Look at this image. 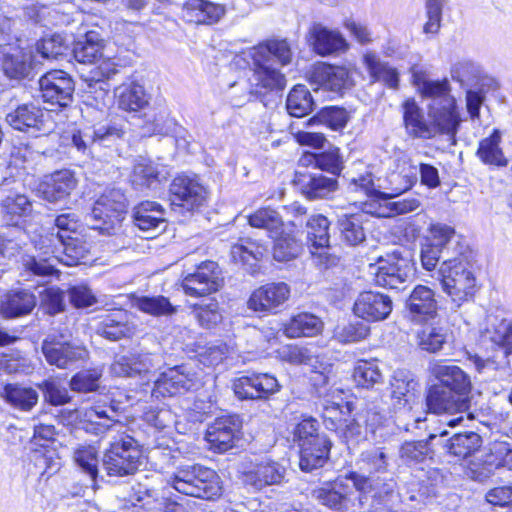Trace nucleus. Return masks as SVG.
Instances as JSON below:
<instances>
[{
	"label": "nucleus",
	"instance_id": "obj_4",
	"mask_svg": "<svg viewBox=\"0 0 512 512\" xmlns=\"http://www.w3.org/2000/svg\"><path fill=\"white\" fill-rule=\"evenodd\" d=\"M49 242L48 249H51V255L47 257L26 255L22 259V265L25 271L36 276H49L58 272L56 263H63L67 266L79 264L87 258L88 248L84 241L71 235L51 233L46 238Z\"/></svg>",
	"mask_w": 512,
	"mask_h": 512
},
{
	"label": "nucleus",
	"instance_id": "obj_52",
	"mask_svg": "<svg viewBox=\"0 0 512 512\" xmlns=\"http://www.w3.org/2000/svg\"><path fill=\"white\" fill-rule=\"evenodd\" d=\"M330 222L321 214L311 215L306 223L307 241L310 248H325L330 242Z\"/></svg>",
	"mask_w": 512,
	"mask_h": 512
},
{
	"label": "nucleus",
	"instance_id": "obj_56",
	"mask_svg": "<svg viewBox=\"0 0 512 512\" xmlns=\"http://www.w3.org/2000/svg\"><path fill=\"white\" fill-rule=\"evenodd\" d=\"M447 337V328L438 324L424 326L417 334L419 347L430 353L441 350L447 341Z\"/></svg>",
	"mask_w": 512,
	"mask_h": 512
},
{
	"label": "nucleus",
	"instance_id": "obj_44",
	"mask_svg": "<svg viewBox=\"0 0 512 512\" xmlns=\"http://www.w3.org/2000/svg\"><path fill=\"white\" fill-rule=\"evenodd\" d=\"M81 427L88 433L100 435L106 431H114L122 427L115 422L102 407H88L78 411Z\"/></svg>",
	"mask_w": 512,
	"mask_h": 512
},
{
	"label": "nucleus",
	"instance_id": "obj_27",
	"mask_svg": "<svg viewBox=\"0 0 512 512\" xmlns=\"http://www.w3.org/2000/svg\"><path fill=\"white\" fill-rule=\"evenodd\" d=\"M42 352L50 365L67 369L74 363L84 360L88 352L85 347L70 342L46 339L42 344Z\"/></svg>",
	"mask_w": 512,
	"mask_h": 512
},
{
	"label": "nucleus",
	"instance_id": "obj_19",
	"mask_svg": "<svg viewBox=\"0 0 512 512\" xmlns=\"http://www.w3.org/2000/svg\"><path fill=\"white\" fill-rule=\"evenodd\" d=\"M161 359L149 352H129L117 355L110 366V371L118 377H135L148 374L157 369Z\"/></svg>",
	"mask_w": 512,
	"mask_h": 512
},
{
	"label": "nucleus",
	"instance_id": "obj_22",
	"mask_svg": "<svg viewBox=\"0 0 512 512\" xmlns=\"http://www.w3.org/2000/svg\"><path fill=\"white\" fill-rule=\"evenodd\" d=\"M289 296L290 288L286 283H268L255 289L247 304L255 312L276 313Z\"/></svg>",
	"mask_w": 512,
	"mask_h": 512
},
{
	"label": "nucleus",
	"instance_id": "obj_30",
	"mask_svg": "<svg viewBox=\"0 0 512 512\" xmlns=\"http://www.w3.org/2000/svg\"><path fill=\"white\" fill-rule=\"evenodd\" d=\"M307 42L312 50L320 56L331 55L347 48L346 40L338 31L330 30L319 23L310 27Z\"/></svg>",
	"mask_w": 512,
	"mask_h": 512
},
{
	"label": "nucleus",
	"instance_id": "obj_13",
	"mask_svg": "<svg viewBox=\"0 0 512 512\" xmlns=\"http://www.w3.org/2000/svg\"><path fill=\"white\" fill-rule=\"evenodd\" d=\"M419 383L414 374L406 369H397L389 380V403L387 410L393 413L410 412L415 404Z\"/></svg>",
	"mask_w": 512,
	"mask_h": 512
},
{
	"label": "nucleus",
	"instance_id": "obj_35",
	"mask_svg": "<svg viewBox=\"0 0 512 512\" xmlns=\"http://www.w3.org/2000/svg\"><path fill=\"white\" fill-rule=\"evenodd\" d=\"M45 112L34 103H24L6 115V122L15 130L28 132L41 131Z\"/></svg>",
	"mask_w": 512,
	"mask_h": 512
},
{
	"label": "nucleus",
	"instance_id": "obj_23",
	"mask_svg": "<svg viewBox=\"0 0 512 512\" xmlns=\"http://www.w3.org/2000/svg\"><path fill=\"white\" fill-rule=\"evenodd\" d=\"M123 134V130L115 125H100L73 133L72 144L78 152L90 155L95 145L108 147Z\"/></svg>",
	"mask_w": 512,
	"mask_h": 512
},
{
	"label": "nucleus",
	"instance_id": "obj_43",
	"mask_svg": "<svg viewBox=\"0 0 512 512\" xmlns=\"http://www.w3.org/2000/svg\"><path fill=\"white\" fill-rule=\"evenodd\" d=\"M502 134L499 129H494L492 133L479 141L476 156L484 164L492 167L502 168L509 163L500 144Z\"/></svg>",
	"mask_w": 512,
	"mask_h": 512
},
{
	"label": "nucleus",
	"instance_id": "obj_33",
	"mask_svg": "<svg viewBox=\"0 0 512 512\" xmlns=\"http://www.w3.org/2000/svg\"><path fill=\"white\" fill-rule=\"evenodd\" d=\"M35 294L28 289H13L7 292L0 303V313L4 318L13 319L30 314L36 307Z\"/></svg>",
	"mask_w": 512,
	"mask_h": 512
},
{
	"label": "nucleus",
	"instance_id": "obj_53",
	"mask_svg": "<svg viewBox=\"0 0 512 512\" xmlns=\"http://www.w3.org/2000/svg\"><path fill=\"white\" fill-rule=\"evenodd\" d=\"M500 467L512 469V448L506 442H494L490 445L484 459V477Z\"/></svg>",
	"mask_w": 512,
	"mask_h": 512
},
{
	"label": "nucleus",
	"instance_id": "obj_57",
	"mask_svg": "<svg viewBox=\"0 0 512 512\" xmlns=\"http://www.w3.org/2000/svg\"><path fill=\"white\" fill-rule=\"evenodd\" d=\"M133 305L141 312L155 317L171 316L177 311L170 300L162 295L137 297Z\"/></svg>",
	"mask_w": 512,
	"mask_h": 512
},
{
	"label": "nucleus",
	"instance_id": "obj_28",
	"mask_svg": "<svg viewBox=\"0 0 512 512\" xmlns=\"http://www.w3.org/2000/svg\"><path fill=\"white\" fill-rule=\"evenodd\" d=\"M77 180L74 173L64 169L44 177L38 186L40 196L51 203L67 198L75 189Z\"/></svg>",
	"mask_w": 512,
	"mask_h": 512
},
{
	"label": "nucleus",
	"instance_id": "obj_26",
	"mask_svg": "<svg viewBox=\"0 0 512 512\" xmlns=\"http://www.w3.org/2000/svg\"><path fill=\"white\" fill-rule=\"evenodd\" d=\"M447 435L448 432L446 430L441 431L437 435V444L442 447L446 454L459 460L473 456L483 445V438L474 431L455 433L450 438L445 439Z\"/></svg>",
	"mask_w": 512,
	"mask_h": 512
},
{
	"label": "nucleus",
	"instance_id": "obj_20",
	"mask_svg": "<svg viewBox=\"0 0 512 512\" xmlns=\"http://www.w3.org/2000/svg\"><path fill=\"white\" fill-rule=\"evenodd\" d=\"M280 385L269 373H252L234 380L233 390L239 399H263L278 392Z\"/></svg>",
	"mask_w": 512,
	"mask_h": 512
},
{
	"label": "nucleus",
	"instance_id": "obj_59",
	"mask_svg": "<svg viewBox=\"0 0 512 512\" xmlns=\"http://www.w3.org/2000/svg\"><path fill=\"white\" fill-rule=\"evenodd\" d=\"M364 63L370 75L378 81H383L390 88H396L399 82V75L396 69L390 67L373 53L364 55Z\"/></svg>",
	"mask_w": 512,
	"mask_h": 512
},
{
	"label": "nucleus",
	"instance_id": "obj_64",
	"mask_svg": "<svg viewBox=\"0 0 512 512\" xmlns=\"http://www.w3.org/2000/svg\"><path fill=\"white\" fill-rule=\"evenodd\" d=\"M352 376L356 386L365 389H370L382 381V373L375 362L359 361Z\"/></svg>",
	"mask_w": 512,
	"mask_h": 512
},
{
	"label": "nucleus",
	"instance_id": "obj_11",
	"mask_svg": "<svg viewBox=\"0 0 512 512\" xmlns=\"http://www.w3.org/2000/svg\"><path fill=\"white\" fill-rule=\"evenodd\" d=\"M415 267L410 254L394 250L380 258L375 273L377 285L389 289H401L414 275Z\"/></svg>",
	"mask_w": 512,
	"mask_h": 512
},
{
	"label": "nucleus",
	"instance_id": "obj_41",
	"mask_svg": "<svg viewBox=\"0 0 512 512\" xmlns=\"http://www.w3.org/2000/svg\"><path fill=\"white\" fill-rule=\"evenodd\" d=\"M353 487L348 476L337 478L332 484L314 490V497L329 508L340 510L349 500Z\"/></svg>",
	"mask_w": 512,
	"mask_h": 512
},
{
	"label": "nucleus",
	"instance_id": "obj_5",
	"mask_svg": "<svg viewBox=\"0 0 512 512\" xmlns=\"http://www.w3.org/2000/svg\"><path fill=\"white\" fill-rule=\"evenodd\" d=\"M292 435L294 443L300 448L299 466L302 471L311 472L325 464L332 443L325 433L319 432L316 419H302L294 426Z\"/></svg>",
	"mask_w": 512,
	"mask_h": 512
},
{
	"label": "nucleus",
	"instance_id": "obj_7",
	"mask_svg": "<svg viewBox=\"0 0 512 512\" xmlns=\"http://www.w3.org/2000/svg\"><path fill=\"white\" fill-rule=\"evenodd\" d=\"M102 457V468L110 477L135 474L140 465L142 450L139 442L125 431L116 430Z\"/></svg>",
	"mask_w": 512,
	"mask_h": 512
},
{
	"label": "nucleus",
	"instance_id": "obj_60",
	"mask_svg": "<svg viewBox=\"0 0 512 512\" xmlns=\"http://www.w3.org/2000/svg\"><path fill=\"white\" fill-rule=\"evenodd\" d=\"M171 125L172 121L169 119V113L167 109H149L144 113L143 124L141 125L142 135H165L170 131Z\"/></svg>",
	"mask_w": 512,
	"mask_h": 512
},
{
	"label": "nucleus",
	"instance_id": "obj_51",
	"mask_svg": "<svg viewBox=\"0 0 512 512\" xmlns=\"http://www.w3.org/2000/svg\"><path fill=\"white\" fill-rule=\"evenodd\" d=\"M250 226L267 231L269 237H276L282 233L284 226L280 214L271 208H261L248 217Z\"/></svg>",
	"mask_w": 512,
	"mask_h": 512
},
{
	"label": "nucleus",
	"instance_id": "obj_40",
	"mask_svg": "<svg viewBox=\"0 0 512 512\" xmlns=\"http://www.w3.org/2000/svg\"><path fill=\"white\" fill-rule=\"evenodd\" d=\"M223 14L222 6L206 0H187L182 7V18L188 23L212 24Z\"/></svg>",
	"mask_w": 512,
	"mask_h": 512
},
{
	"label": "nucleus",
	"instance_id": "obj_12",
	"mask_svg": "<svg viewBox=\"0 0 512 512\" xmlns=\"http://www.w3.org/2000/svg\"><path fill=\"white\" fill-rule=\"evenodd\" d=\"M355 465L357 470L347 474L348 480L355 490L366 493L372 489L375 475L387 471L388 458L382 448L374 447L361 452Z\"/></svg>",
	"mask_w": 512,
	"mask_h": 512
},
{
	"label": "nucleus",
	"instance_id": "obj_46",
	"mask_svg": "<svg viewBox=\"0 0 512 512\" xmlns=\"http://www.w3.org/2000/svg\"><path fill=\"white\" fill-rule=\"evenodd\" d=\"M299 184L302 194L311 200L326 198L338 189L336 178L322 174L304 175Z\"/></svg>",
	"mask_w": 512,
	"mask_h": 512
},
{
	"label": "nucleus",
	"instance_id": "obj_48",
	"mask_svg": "<svg viewBox=\"0 0 512 512\" xmlns=\"http://www.w3.org/2000/svg\"><path fill=\"white\" fill-rule=\"evenodd\" d=\"M72 53L79 63H96L102 56V42L99 34L95 31L87 32L74 43Z\"/></svg>",
	"mask_w": 512,
	"mask_h": 512
},
{
	"label": "nucleus",
	"instance_id": "obj_45",
	"mask_svg": "<svg viewBox=\"0 0 512 512\" xmlns=\"http://www.w3.org/2000/svg\"><path fill=\"white\" fill-rule=\"evenodd\" d=\"M118 107L127 112H139L149 103L144 87L134 81L121 84L115 89Z\"/></svg>",
	"mask_w": 512,
	"mask_h": 512
},
{
	"label": "nucleus",
	"instance_id": "obj_34",
	"mask_svg": "<svg viewBox=\"0 0 512 512\" xmlns=\"http://www.w3.org/2000/svg\"><path fill=\"white\" fill-rule=\"evenodd\" d=\"M32 211V201L25 194L10 191L0 199V213L7 225L16 226L22 223L31 216Z\"/></svg>",
	"mask_w": 512,
	"mask_h": 512
},
{
	"label": "nucleus",
	"instance_id": "obj_32",
	"mask_svg": "<svg viewBox=\"0 0 512 512\" xmlns=\"http://www.w3.org/2000/svg\"><path fill=\"white\" fill-rule=\"evenodd\" d=\"M403 124L407 135L415 139L428 140L433 138L431 121L425 118L423 110L412 98L402 104Z\"/></svg>",
	"mask_w": 512,
	"mask_h": 512
},
{
	"label": "nucleus",
	"instance_id": "obj_17",
	"mask_svg": "<svg viewBox=\"0 0 512 512\" xmlns=\"http://www.w3.org/2000/svg\"><path fill=\"white\" fill-rule=\"evenodd\" d=\"M223 283L221 271L216 262H202L193 273H188L182 279V287L189 296L200 297L214 293Z\"/></svg>",
	"mask_w": 512,
	"mask_h": 512
},
{
	"label": "nucleus",
	"instance_id": "obj_24",
	"mask_svg": "<svg viewBox=\"0 0 512 512\" xmlns=\"http://www.w3.org/2000/svg\"><path fill=\"white\" fill-rule=\"evenodd\" d=\"M286 469L279 462L272 459H261L251 465L243 472V482L261 490L267 486L280 484L285 477Z\"/></svg>",
	"mask_w": 512,
	"mask_h": 512
},
{
	"label": "nucleus",
	"instance_id": "obj_38",
	"mask_svg": "<svg viewBox=\"0 0 512 512\" xmlns=\"http://www.w3.org/2000/svg\"><path fill=\"white\" fill-rule=\"evenodd\" d=\"M96 332L98 335L111 340H120L132 333L129 316L124 309H114L100 317Z\"/></svg>",
	"mask_w": 512,
	"mask_h": 512
},
{
	"label": "nucleus",
	"instance_id": "obj_49",
	"mask_svg": "<svg viewBox=\"0 0 512 512\" xmlns=\"http://www.w3.org/2000/svg\"><path fill=\"white\" fill-rule=\"evenodd\" d=\"M2 397L15 409L30 411L38 402V393L32 387L19 384H6Z\"/></svg>",
	"mask_w": 512,
	"mask_h": 512
},
{
	"label": "nucleus",
	"instance_id": "obj_39",
	"mask_svg": "<svg viewBox=\"0 0 512 512\" xmlns=\"http://www.w3.org/2000/svg\"><path fill=\"white\" fill-rule=\"evenodd\" d=\"M32 65L33 51L29 47L13 46L3 53V71L10 78L21 79L28 77Z\"/></svg>",
	"mask_w": 512,
	"mask_h": 512
},
{
	"label": "nucleus",
	"instance_id": "obj_55",
	"mask_svg": "<svg viewBox=\"0 0 512 512\" xmlns=\"http://www.w3.org/2000/svg\"><path fill=\"white\" fill-rule=\"evenodd\" d=\"M266 251L265 245L245 238L240 239L238 243L231 247V257L235 262L252 266L253 262L263 258Z\"/></svg>",
	"mask_w": 512,
	"mask_h": 512
},
{
	"label": "nucleus",
	"instance_id": "obj_29",
	"mask_svg": "<svg viewBox=\"0 0 512 512\" xmlns=\"http://www.w3.org/2000/svg\"><path fill=\"white\" fill-rule=\"evenodd\" d=\"M406 307L413 321L423 322L434 319L438 310L435 292L425 285H417L411 291Z\"/></svg>",
	"mask_w": 512,
	"mask_h": 512
},
{
	"label": "nucleus",
	"instance_id": "obj_47",
	"mask_svg": "<svg viewBox=\"0 0 512 512\" xmlns=\"http://www.w3.org/2000/svg\"><path fill=\"white\" fill-rule=\"evenodd\" d=\"M324 323L316 315L303 312L293 316L284 327L285 335L290 338L313 337L320 334Z\"/></svg>",
	"mask_w": 512,
	"mask_h": 512
},
{
	"label": "nucleus",
	"instance_id": "obj_54",
	"mask_svg": "<svg viewBox=\"0 0 512 512\" xmlns=\"http://www.w3.org/2000/svg\"><path fill=\"white\" fill-rule=\"evenodd\" d=\"M159 165L149 159L141 158L136 161L131 174V182L137 188H149L160 182Z\"/></svg>",
	"mask_w": 512,
	"mask_h": 512
},
{
	"label": "nucleus",
	"instance_id": "obj_62",
	"mask_svg": "<svg viewBox=\"0 0 512 512\" xmlns=\"http://www.w3.org/2000/svg\"><path fill=\"white\" fill-rule=\"evenodd\" d=\"M438 436L431 434L427 441H407L400 447V457L407 463L423 461L430 451V445H437Z\"/></svg>",
	"mask_w": 512,
	"mask_h": 512
},
{
	"label": "nucleus",
	"instance_id": "obj_3",
	"mask_svg": "<svg viewBox=\"0 0 512 512\" xmlns=\"http://www.w3.org/2000/svg\"><path fill=\"white\" fill-rule=\"evenodd\" d=\"M249 54L253 66L252 77L249 80L251 86L255 87L250 93H260L258 88L283 90L286 78L280 68L292 62L290 42L285 38H270L252 47Z\"/></svg>",
	"mask_w": 512,
	"mask_h": 512
},
{
	"label": "nucleus",
	"instance_id": "obj_61",
	"mask_svg": "<svg viewBox=\"0 0 512 512\" xmlns=\"http://www.w3.org/2000/svg\"><path fill=\"white\" fill-rule=\"evenodd\" d=\"M73 459L83 473L88 475L93 487L98 476V453L93 446H79L73 453Z\"/></svg>",
	"mask_w": 512,
	"mask_h": 512
},
{
	"label": "nucleus",
	"instance_id": "obj_42",
	"mask_svg": "<svg viewBox=\"0 0 512 512\" xmlns=\"http://www.w3.org/2000/svg\"><path fill=\"white\" fill-rule=\"evenodd\" d=\"M484 337L504 349V354L512 353V321L499 314L486 317Z\"/></svg>",
	"mask_w": 512,
	"mask_h": 512
},
{
	"label": "nucleus",
	"instance_id": "obj_1",
	"mask_svg": "<svg viewBox=\"0 0 512 512\" xmlns=\"http://www.w3.org/2000/svg\"><path fill=\"white\" fill-rule=\"evenodd\" d=\"M431 375L439 382L432 385L426 395V405L435 414H460L447 422L455 427L463 421V414L471 405V380L459 366L448 360L434 361L429 366Z\"/></svg>",
	"mask_w": 512,
	"mask_h": 512
},
{
	"label": "nucleus",
	"instance_id": "obj_16",
	"mask_svg": "<svg viewBox=\"0 0 512 512\" xmlns=\"http://www.w3.org/2000/svg\"><path fill=\"white\" fill-rule=\"evenodd\" d=\"M171 206L192 211L202 206L207 198L206 188L200 183L197 176L178 175L170 184Z\"/></svg>",
	"mask_w": 512,
	"mask_h": 512
},
{
	"label": "nucleus",
	"instance_id": "obj_37",
	"mask_svg": "<svg viewBox=\"0 0 512 512\" xmlns=\"http://www.w3.org/2000/svg\"><path fill=\"white\" fill-rule=\"evenodd\" d=\"M349 79L348 71L343 67L319 63L310 72L309 80L318 88L339 93Z\"/></svg>",
	"mask_w": 512,
	"mask_h": 512
},
{
	"label": "nucleus",
	"instance_id": "obj_8",
	"mask_svg": "<svg viewBox=\"0 0 512 512\" xmlns=\"http://www.w3.org/2000/svg\"><path fill=\"white\" fill-rule=\"evenodd\" d=\"M169 483L179 493L207 500L215 499L222 493L216 471L200 464L179 467Z\"/></svg>",
	"mask_w": 512,
	"mask_h": 512
},
{
	"label": "nucleus",
	"instance_id": "obj_9",
	"mask_svg": "<svg viewBox=\"0 0 512 512\" xmlns=\"http://www.w3.org/2000/svg\"><path fill=\"white\" fill-rule=\"evenodd\" d=\"M126 197L117 188L105 190L95 201L87 220L92 229L102 234L116 235L126 212Z\"/></svg>",
	"mask_w": 512,
	"mask_h": 512
},
{
	"label": "nucleus",
	"instance_id": "obj_14",
	"mask_svg": "<svg viewBox=\"0 0 512 512\" xmlns=\"http://www.w3.org/2000/svg\"><path fill=\"white\" fill-rule=\"evenodd\" d=\"M197 374L187 365H179L162 372L154 383L152 395L172 397L192 391L199 386Z\"/></svg>",
	"mask_w": 512,
	"mask_h": 512
},
{
	"label": "nucleus",
	"instance_id": "obj_36",
	"mask_svg": "<svg viewBox=\"0 0 512 512\" xmlns=\"http://www.w3.org/2000/svg\"><path fill=\"white\" fill-rule=\"evenodd\" d=\"M133 221L135 226L147 234L146 238L152 237L150 234L165 228L164 209L156 202H141L134 208Z\"/></svg>",
	"mask_w": 512,
	"mask_h": 512
},
{
	"label": "nucleus",
	"instance_id": "obj_6",
	"mask_svg": "<svg viewBox=\"0 0 512 512\" xmlns=\"http://www.w3.org/2000/svg\"><path fill=\"white\" fill-rule=\"evenodd\" d=\"M439 280L444 293L458 308L469 301L476 291V278L468 255L445 258L438 270Z\"/></svg>",
	"mask_w": 512,
	"mask_h": 512
},
{
	"label": "nucleus",
	"instance_id": "obj_63",
	"mask_svg": "<svg viewBox=\"0 0 512 512\" xmlns=\"http://www.w3.org/2000/svg\"><path fill=\"white\" fill-rule=\"evenodd\" d=\"M192 314L199 325L206 329L215 327L223 320L219 304L214 299L195 304L192 309Z\"/></svg>",
	"mask_w": 512,
	"mask_h": 512
},
{
	"label": "nucleus",
	"instance_id": "obj_31",
	"mask_svg": "<svg viewBox=\"0 0 512 512\" xmlns=\"http://www.w3.org/2000/svg\"><path fill=\"white\" fill-rule=\"evenodd\" d=\"M424 240L445 252L446 258L463 257L468 254L467 247L461 243L454 228L447 224H431Z\"/></svg>",
	"mask_w": 512,
	"mask_h": 512
},
{
	"label": "nucleus",
	"instance_id": "obj_2",
	"mask_svg": "<svg viewBox=\"0 0 512 512\" xmlns=\"http://www.w3.org/2000/svg\"><path fill=\"white\" fill-rule=\"evenodd\" d=\"M418 179L417 165L407 156L398 159L397 171L390 175L391 183H400V187H395L393 193L379 191L373 182L372 174L366 173L358 178H353L350 182V189L361 191L368 197H375L383 201L380 204L377 215L380 217H395L407 214L417 210L420 207V201L416 197H404L392 201L404 191L409 190Z\"/></svg>",
	"mask_w": 512,
	"mask_h": 512
},
{
	"label": "nucleus",
	"instance_id": "obj_25",
	"mask_svg": "<svg viewBox=\"0 0 512 512\" xmlns=\"http://www.w3.org/2000/svg\"><path fill=\"white\" fill-rule=\"evenodd\" d=\"M391 311V298L383 293L374 291L361 292L353 306V312L357 317L370 322L386 319Z\"/></svg>",
	"mask_w": 512,
	"mask_h": 512
},
{
	"label": "nucleus",
	"instance_id": "obj_18",
	"mask_svg": "<svg viewBox=\"0 0 512 512\" xmlns=\"http://www.w3.org/2000/svg\"><path fill=\"white\" fill-rule=\"evenodd\" d=\"M428 118L433 127V138L442 134L454 138L461 121L454 97L431 102L428 105Z\"/></svg>",
	"mask_w": 512,
	"mask_h": 512
},
{
	"label": "nucleus",
	"instance_id": "obj_58",
	"mask_svg": "<svg viewBox=\"0 0 512 512\" xmlns=\"http://www.w3.org/2000/svg\"><path fill=\"white\" fill-rule=\"evenodd\" d=\"M338 228L342 240L350 246H356L362 243L366 238L360 215L352 214L340 216L338 219Z\"/></svg>",
	"mask_w": 512,
	"mask_h": 512
},
{
	"label": "nucleus",
	"instance_id": "obj_21",
	"mask_svg": "<svg viewBox=\"0 0 512 512\" xmlns=\"http://www.w3.org/2000/svg\"><path fill=\"white\" fill-rule=\"evenodd\" d=\"M241 421L236 415H224L216 418L207 428L205 439L210 449L223 453L234 446L241 429Z\"/></svg>",
	"mask_w": 512,
	"mask_h": 512
},
{
	"label": "nucleus",
	"instance_id": "obj_10",
	"mask_svg": "<svg viewBox=\"0 0 512 512\" xmlns=\"http://www.w3.org/2000/svg\"><path fill=\"white\" fill-rule=\"evenodd\" d=\"M384 403L366 402L355 414L348 413L335 433L346 443H359L385 420Z\"/></svg>",
	"mask_w": 512,
	"mask_h": 512
},
{
	"label": "nucleus",
	"instance_id": "obj_15",
	"mask_svg": "<svg viewBox=\"0 0 512 512\" xmlns=\"http://www.w3.org/2000/svg\"><path fill=\"white\" fill-rule=\"evenodd\" d=\"M39 89L45 103L63 108L73 101L75 83L67 72L52 70L39 79Z\"/></svg>",
	"mask_w": 512,
	"mask_h": 512
},
{
	"label": "nucleus",
	"instance_id": "obj_50",
	"mask_svg": "<svg viewBox=\"0 0 512 512\" xmlns=\"http://www.w3.org/2000/svg\"><path fill=\"white\" fill-rule=\"evenodd\" d=\"M314 106L315 102L305 85L294 86L286 99V109L292 117H304L313 111Z\"/></svg>",
	"mask_w": 512,
	"mask_h": 512
}]
</instances>
